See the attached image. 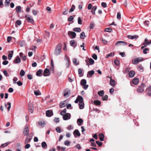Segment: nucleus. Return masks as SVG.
Here are the masks:
<instances>
[{"label": "nucleus", "mask_w": 151, "mask_h": 151, "mask_svg": "<svg viewBox=\"0 0 151 151\" xmlns=\"http://www.w3.org/2000/svg\"><path fill=\"white\" fill-rule=\"evenodd\" d=\"M17 85L19 86H21L22 85V83L20 81H19L17 82Z\"/></svg>", "instance_id": "64"}, {"label": "nucleus", "mask_w": 151, "mask_h": 151, "mask_svg": "<svg viewBox=\"0 0 151 151\" xmlns=\"http://www.w3.org/2000/svg\"><path fill=\"white\" fill-rule=\"evenodd\" d=\"M73 30L76 32H80L81 30L80 28H76L73 29Z\"/></svg>", "instance_id": "43"}, {"label": "nucleus", "mask_w": 151, "mask_h": 151, "mask_svg": "<svg viewBox=\"0 0 151 151\" xmlns=\"http://www.w3.org/2000/svg\"><path fill=\"white\" fill-rule=\"evenodd\" d=\"M70 44L71 46L73 47H75L76 46V45L75 44V41L74 40H72L70 41Z\"/></svg>", "instance_id": "21"}, {"label": "nucleus", "mask_w": 151, "mask_h": 151, "mask_svg": "<svg viewBox=\"0 0 151 151\" xmlns=\"http://www.w3.org/2000/svg\"><path fill=\"white\" fill-rule=\"evenodd\" d=\"M142 45H144L143 46H142L141 47V49L142 50L143 49L144 47H146L148 45L147 44H145V42H144L142 44Z\"/></svg>", "instance_id": "54"}, {"label": "nucleus", "mask_w": 151, "mask_h": 151, "mask_svg": "<svg viewBox=\"0 0 151 151\" xmlns=\"http://www.w3.org/2000/svg\"><path fill=\"white\" fill-rule=\"evenodd\" d=\"M28 109L29 111L31 113H33L34 111V107L32 105L29 104L28 105Z\"/></svg>", "instance_id": "16"}, {"label": "nucleus", "mask_w": 151, "mask_h": 151, "mask_svg": "<svg viewBox=\"0 0 151 151\" xmlns=\"http://www.w3.org/2000/svg\"><path fill=\"white\" fill-rule=\"evenodd\" d=\"M132 83L135 85H137L139 83V79L137 78H134L132 81Z\"/></svg>", "instance_id": "14"}, {"label": "nucleus", "mask_w": 151, "mask_h": 151, "mask_svg": "<svg viewBox=\"0 0 151 151\" xmlns=\"http://www.w3.org/2000/svg\"><path fill=\"white\" fill-rule=\"evenodd\" d=\"M78 99V100L79 101V102H83V98L80 96H78L77 97Z\"/></svg>", "instance_id": "36"}, {"label": "nucleus", "mask_w": 151, "mask_h": 151, "mask_svg": "<svg viewBox=\"0 0 151 151\" xmlns=\"http://www.w3.org/2000/svg\"><path fill=\"white\" fill-rule=\"evenodd\" d=\"M143 49V53L144 54H147V51H148L149 50V49L148 48H146L144 49V48Z\"/></svg>", "instance_id": "40"}, {"label": "nucleus", "mask_w": 151, "mask_h": 151, "mask_svg": "<svg viewBox=\"0 0 151 151\" xmlns=\"http://www.w3.org/2000/svg\"><path fill=\"white\" fill-rule=\"evenodd\" d=\"M55 130L57 132L60 133L61 132L60 128L59 127H56L55 129Z\"/></svg>", "instance_id": "47"}, {"label": "nucleus", "mask_w": 151, "mask_h": 151, "mask_svg": "<svg viewBox=\"0 0 151 151\" xmlns=\"http://www.w3.org/2000/svg\"><path fill=\"white\" fill-rule=\"evenodd\" d=\"M80 38L82 39H84L86 37L85 33L83 32H81L80 34Z\"/></svg>", "instance_id": "34"}, {"label": "nucleus", "mask_w": 151, "mask_h": 151, "mask_svg": "<svg viewBox=\"0 0 151 151\" xmlns=\"http://www.w3.org/2000/svg\"><path fill=\"white\" fill-rule=\"evenodd\" d=\"M50 74V70L47 68H45L44 70L43 75L44 76H49Z\"/></svg>", "instance_id": "7"}, {"label": "nucleus", "mask_w": 151, "mask_h": 151, "mask_svg": "<svg viewBox=\"0 0 151 151\" xmlns=\"http://www.w3.org/2000/svg\"><path fill=\"white\" fill-rule=\"evenodd\" d=\"M10 143V142H6L5 143H4V144H2L1 146V147H6V146H7Z\"/></svg>", "instance_id": "52"}, {"label": "nucleus", "mask_w": 151, "mask_h": 151, "mask_svg": "<svg viewBox=\"0 0 151 151\" xmlns=\"http://www.w3.org/2000/svg\"><path fill=\"white\" fill-rule=\"evenodd\" d=\"M94 73V71L93 70H91L88 72L87 76L88 77H91Z\"/></svg>", "instance_id": "18"}, {"label": "nucleus", "mask_w": 151, "mask_h": 151, "mask_svg": "<svg viewBox=\"0 0 151 151\" xmlns=\"http://www.w3.org/2000/svg\"><path fill=\"white\" fill-rule=\"evenodd\" d=\"M32 138H28L27 137L26 138L25 141V143L27 144L31 140Z\"/></svg>", "instance_id": "41"}, {"label": "nucleus", "mask_w": 151, "mask_h": 151, "mask_svg": "<svg viewBox=\"0 0 151 151\" xmlns=\"http://www.w3.org/2000/svg\"><path fill=\"white\" fill-rule=\"evenodd\" d=\"M144 84L142 83L137 89V92L140 93L143 92L144 91Z\"/></svg>", "instance_id": "3"}, {"label": "nucleus", "mask_w": 151, "mask_h": 151, "mask_svg": "<svg viewBox=\"0 0 151 151\" xmlns=\"http://www.w3.org/2000/svg\"><path fill=\"white\" fill-rule=\"evenodd\" d=\"M20 62L21 59L19 56H17L13 61V63L14 64L19 63Z\"/></svg>", "instance_id": "8"}, {"label": "nucleus", "mask_w": 151, "mask_h": 151, "mask_svg": "<svg viewBox=\"0 0 151 151\" xmlns=\"http://www.w3.org/2000/svg\"><path fill=\"white\" fill-rule=\"evenodd\" d=\"M98 94L100 96H103L104 94V90L99 91L98 92Z\"/></svg>", "instance_id": "26"}, {"label": "nucleus", "mask_w": 151, "mask_h": 151, "mask_svg": "<svg viewBox=\"0 0 151 151\" xmlns=\"http://www.w3.org/2000/svg\"><path fill=\"white\" fill-rule=\"evenodd\" d=\"M114 55V52H111L110 53L107 55L106 57V58H109L110 57H113Z\"/></svg>", "instance_id": "32"}, {"label": "nucleus", "mask_w": 151, "mask_h": 151, "mask_svg": "<svg viewBox=\"0 0 151 151\" xmlns=\"http://www.w3.org/2000/svg\"><path fill=\"white\" fill-rule=\"evenodd\" d=\"M62 45L61 44H58L56 47L54 52V54L56 56L60 54L61 52Z\"/></svg>", "instance_id": "1"}, {"label": "nucleus", "mask_w": 151, "mask_h": 151, "mask_svg": "<svg viewBox=\"0 0 151 151\" xmlns=\"http://www.w3.org/2000/svg\"><path fill=\"white\" fill-rule=\"evenodd\" d=\"M64 96L65 97H68L70 93V90L68 88L65 89L64 91Z\"/></svg>", "instance_id": "5"}, {"label": "nucleus", "mask_w": 151, "mask_h": 151, "mask_svg": "<svg viewBox=\"0 0 151 151\" xmlns=\"http://www.w3.org/2000/svg\"><path fill=\"white\" fill-rule=\"evenodd\" d=\"M144 24L145 26H148L149 24V22L148 21H145L144 22Z\"/></svg>", "instance_id": "59"}, {"label": "nucleus", "mask_w": 151, "mask_h": 151, "mask_svg": "<svg viewBox=\"0 0 151 151\" xmlns=\"http://www.w3.org/2000/svg\"><path fill=\"white\" fill-rule=\"evenodd\" d=\"M93 103L96 105H99L101 104V102L99 100H94L93 101Z\"/></svg>", "instance_id": "33"}, {"label": "nucleus", "mask_w": 151, "mask_h": 151, "mask_svg": "<svg viewBox=\"0 0 151 151\" xmlns=\"http://www.w3.org/2000/svg\"><path fill=\"white\" fill-rule=\"evenodd\" d=\"M88 61L90 64L91 65H93L94 63V60L92 58H88L87 59L85 60V61L86 63V65H88Z\"/></svg>", "instance_id": "9"}, {"label": "nucleus", "mask_w": 151, "mask_h": 151, "mask_svg": "<svg viewBox=\"0 0 151 151\" xmlns=\"http://www.w3.org/2000/svg\"><path fill=\"white\" fill-rule=\"evenodd\" d=\"M11 53L9 52L8 55V58L9 60L11 59L13 56V51H11Z\"/></svg>", "instance_id": "23"}, {"label": "nucleus", "mask_w": 151, "mask_h": 151, "mask_svg": "<svg viewBox=\"0 0 151 151\" xmlns=\"http://www.w3.org/2000/svg\"><path fill=\"white\" fill-rule=\"evenodd\" d=\"M102 99L103 101H104V100L106 101L107 100V99H108V96L107 95H106L105 96L103 97L102 98Z\"/></svg>", "instance_id": "53"}, {"label": "nucleus", "mask_w": 151, "mask_h": 151, "mask_svg": "<svg viewBox=\"0 0 151 151\" xmlns=\"http://www.w3.org/2000/svg\"><path fill=\"white\" fill-rule=\"evenodd\" d=\"M24 74V71L23 70H21L20 73V75L21 76V77L23 76Z\"/></svg>", "instance_id": "44"}, {"label": "nucleus", "mask_w": 151, "mask_h": 151, "mask_svg": "<svg viewBox=\"0 0 151 151\" xmlns=\"http://www.w3.org/2000/svg\"><path fill=\"white\" fill-rule=\"evenodd\" d=\"M96 6H93L92 7L91 9V12L93 14H95V11L96 10Z\"/></svg>", "instance_id": "31"}, {"label": "nucleus", "mask_w": 151, "mask_h": 151, "mask_svg": "<svg viewBox=\"0 0 151 151\" xmlns=\"http://www.w3.org/2000/svg\"><path fill=\"white\" fill-rule=\"evenodd\" d=\"M73 133L75 137H76V135L78 136H80L81 135L78 129H76L74 130Z\"/></svg>", "instance_id": "17"}, {"label": "nucleus", "mask_w": 151, "mask_h": 151, "mask_svg": "<svg viewBox=\"0 0 151 151\" xmlns=\"http://www.w3.org/2000/svg\"><path fill=\"white\" fill-rule=\"evenodd\" d=\"M138 68L139 71L142 72L143 70V68L142 65H139L138 66Z\"/></svg>", "instance_id": "49"}, {"label": "nucleus", "mask_w": 151, "mask_h": 151, "mask_svg": "<svg viewBox=\"0 0 151 151\" xmlns=\"http://www.w3.org/2000/svg\"><path fill=\"white\" fill-rule=\"evenodd\" d=\"M92 57L95 60H96L97 59V57L96 55L95 54H93L92 56Z\"/></svg>", "instance_id": "58"}, {"label": "nucleus", "mask_w": 151, "mask_h": 151, "mask_svg": "<svg viewBox=\"0 0 151 151\" xmlns=\"http://www.w3.org/2000/svg\"><path fill=\"white\" fill-rule=\"evenodd\" d=\"M96 143L98 145L99 147L101 146L102 145V143L101 142H100L99 141H96Z\"/></svg>", "instance_id": "51"}, {"label": "nucleus", "mask_w": 151, "mask_h": 151, "mask_svg": "<svg viewBox=\"0 0 151 151\" xmlns=\"http://www.w3.org/2000/svg\"><path fill=\"white\" fill-rule=\"evenodd\" d=\"M86 80L85 79H83L81 80L80 83L81 85L83 86L86 84Z\"/></svg>", "instance_id": "30"}, {"label": "nucleus", "mask_w": 151, "mask_h": 151, "mask_svg": "<svg viewBox=\"0 0 151 151\" xmlns=\"http://www.w3.org/2000/svg\"><path fill=\"white\" fill-rule=\"evenodd\" d=\"M42 147V148H44L46 147V148L47 147V145L46 143L45 142H43L41 143Z\"/></svg>", "instance_id": "35"}, {"label": "nucleus", "mask_w": 151, "mask_h": 151, "mask_svg": "<svg viewBox=\"0 0 151 151\" xmlns=\"http://www.w3.org/2000/svg\"><path fill=\"white\" fill-rule=\"evenodd\" d=\"M73 63L75 65H77L79 64V62H77V59L76 58H73Z\"/></svg>", "instance_id": "29"}, {"label": "nucleus", "mask_w": 151, "mask_h": 151, "mask_svg": "<svg viewBox=\"0 0 151 151\" xmlns=\"http://www.w3.org/2000/svg\"><path fill=\"white\" fill-rule=\"evenodd\" d=\"M104 31L106 32H110L112 31V30L110 28H107L105 29Z\"/></svg>", "instance_id": "38"}, {"label": "nucleus", "mask_w": 151, "mask_h": 151, "mask_svg": "<svg viewBox=\"0 0 151 151\" xmlns=\"http://www.w3.org/2000/svg\"><path fill=\"white\" fill-rule=\"evenodd\" d=\"M144 42L148 45L151 44V41L148 42V39L146 38Z\"/></svg>", "instance_id": "42"}, {"label": "nucleus", "mask_w": 151, "mask_h": 151, "mask_svg": "<svg viewBox=\"0 0 151 151\" xmlns=\"http://www.w3.org/2000/svg\"><path fill=\"white\" fill-rule=\"evenodd\" d=\"M34 94L36 96H38L40 94V93L39 91H35Z\"/></svg>", "instance_id": "46"}, {"label": "nucleus", "mask_w": 151, "mask_h": 151, "mask_svg": "<svg viewBox=\"0 0 151 151\" xmlns=\"http://www.w3.org/2000/svg\"><path fill=\"white\" fill-rule=\"evenodd\" d=\"M29 130L27 126H26L23 130V133L24 135L28 136L29 134Z\"/></svg>", "instance_id": "4"}, {"label": "nucleus", "mask_w": 151, "mask_h": 151, "mask_svg": "<svg viewBox=\"0 0 151 151\" xmlns=\"http://www.w3.org/2000/svg\"><path fill=\"white\" fill-rule=\"evenodd\" d=\"M62 116H63V119L65 120L70 119V114L66 113Z\"/></svg>", "instance_id": "6"}, {"label": "nucleus", "mask_w": 151, "mask_h": 151, "mask_svg": "<svg viewBox=\"0 0 151 151\" xmlns=\"http://www.w3.org/2000/svg\"><path fill=\"white\" fill-rule=\"evenodd\" d=\"M135 75V72L134 71L132 70L129 73V76L130 78H132Z\"/></svg>", "instance_id": "19"}, {"label": "nucleus", "mask_w": 151, "mask_h": 151, "mask_svg": "<svg viewBox=\"0 0 151 151\" xmlns=\"http://www.w3.org/2000/svg\"><path fill=\"white\" fill-rule=\"evenodd\" d=\"M127 37L129 39L133 40L134 39H137L138 38V36L137 35H134V36H132L128 35L127 36Z\"/></svg>", "instance_id": "15"}, {"label": "nucleus", "mask_w": 151, "mask_h": 151, "mask_svg": "<svg viewBox=\"0 0 151 151\" xmlns=\"http://www.w3.org/2000/svg\"><path fill=\"white\" fill-rule=\"evenodd\" d=\"M147 95L151 96V86H148L146 90Z\"/></svg>", "instance_id": "13"}, {"label": "nucleus", "mask_w": 151, "mask_h": 151, "mask_svg": "<svg viewBox=\"0 0 151 151\" xmlns=\"http://www.w3.org/2000/svg\"><path fill=\"white\" fill-rule=\"evenodd\" d=\"M46 116L48 117H51L53 115L52 111V110H48L46 112Z\"/></svg>", "instance_id": "10"}, {"label": "nucleus", "mask_w": 151, "mask_h": 151, "mask_svg": "<svg viewBox=\"0 0 151 151\" xmlns=\"http://www.w3.org/2000/svg\"><path fill=\"white\" fill-rule=\"evenodd\" d=\"M117 19H120L121 18V14L120 12H118L117 13Z\"/></svg>", "instance_id": "56"}, {"label": "nucleus", "mask_w": 151, "mask_h": 151, "mask_svg": "<svg viewBox=\"0 0 151 151\" xmlns=\"http://www.w3.org/2000/svg\"><path fill=\"white\" fill-rule=\"evenodd\" d=\"M83 120L81 118H79L77 119V122L80 123H82L83 122Z\"/></svg>", "instance_id": "62"}, {"label": "nucleus", "mask_w": 151, "mask_h": 151, "mask_svg": "<svg viewBox=\"0 0 151 151\" xmlns=\"http://www.w3.org/2000/svg\"><path fill=\"white\" fill-rule=\"evenodd\" d=\"M21 9V7L20 6H17L15 9L16 12L18 13L20 12Z\"/></svg>", "instance_id": "28"}, {"label": "nucleus", "mask_w": 151, "mask_h": 151, "mask_svg": "<svg viewBox=\"0 0 151 151\" xmlns=\"http://www.w3.org/2000/svg\"><path fill=\"white\" fill-rule=\"evenodd\" d=\"M38 124L39 125H40L42 127H43V126H44V125L45 124V123L44 122H42L41 121H40V122H39Z\"/></svg>", "instance_id": "50"}, {"label": "nucleus", "mask_w": 151, "mask_h": 151, "mask_svg": "<svg viewBox=\"0 0 151 151\" xmlns=\"http://www.w3.org/2000/svg\"><path fill=\"white\" fill-rule=\"evenodd\" d=\"M95 24L94 22H91L89 26V28L90 29H93V27L94 26Z\"/></svg>", "instance_id": "45"}, {"label": "nucleus", "mask_w": 151, "mask_h": 151, "mask_svg": "<svg viewBox=\"0 0 151 151\" xmlns=\"http://www.w3.org/2000/svg\"><path fill=\"white\" fill-rule=\"evenodd\" d=\"M114 62L115 64L117 66H119L120 64L119 61L116 59L114 60Z\"/></svg>", "instance_id": "37"}, {"label": "nucleus", "mask_w": 151, "mask_h": 151, "mask_svg": "<svg viewBox=\"0 0 151 151\" xmlns=\"http://www.w3.org/2000/svg\"><path fill=\"white\" fill-rule=\"evenodd\" d=\"M70 142L69 141L67 140H65L64 142V144L65 145L68 146L70 145Z\"/></svg>", "instance_id": "60"}, {"label": "nucleus", "mask_w": 151, "mask_h": 151, "mask_svg": "<svg viewBox=\"0 0 151 151\" xmlns=\"http://www.w3.org/2000/svg\"><path fill=\"white\" fill-rule=\"evenodd\" d=\"M99 136L100 140L103 141L104 138V134L102 133H100L99 134Z\"/></svg>", "instance_id": "25"}, {"label": "nucleus", "mask_w": 151, "mask_h": 151, "mask_svg": "<svg viewBox=\"0 0 151 151\" xmlns=\"http://www.w3.org/2000/svg\"><path fill=\"white\" fill-rule=\"evenodd\" d=\"M115 82L114 80L111 79L110 80V85L112 86H114L115 85Z\"/></svg>", "instance_id": "24"}, {"label": "nucleus", "mask_w": 151, "mask_h": 151, "mask_svg": "<svg viewBox=\"0 0 151 151\" xmlns=\"http://www.w3.org/2000/svg\"><path fill=\"white\" fill-rule=\"evenodd\" d=\"M75 6L74 5H72L71 8L70 9V10L69 11V12H73L74 11V9H75Z\"/></svg>", "instance_id": "39"}, {"label": "nucleus", "mask_w": 151, "mask_h": 151, "mask_svg": "<svg viewBox=\"0 0 151 151\" xmlns=\"http://www.w3.org/2000/svg\"><path fill=\"white\" fill-rule=\"evenodd\" d=\"M66 110L65 109H64L60 113V114L61 115H63V114H65L66 112Z\"/></svg>", "instance_id": "48"}, {"label": "nucleus", "mask_w": 151, "mask_h": 151, "mask_svg": "<svg viewBox=\"0 0 151 151\" xmlns=\"http://www.w3.org/2000/svg\"><path fill=\"white\" fill-rule=\"evenodd\" d=\"M42 70L39 69L37 72L36 73V75L38 76H42Z\"/></svg>", "instance_id": "20"}, {"label": "nucleus", "mask_w": 151, "mask_h": 151, "mask_svg": "<svg viewBox=\"0 0 151 151\" xmlns=\"http://www.w3.org/2000/svg\"><path fill=\"white\" fill-rule=\"evenodd\" d=\"M142 58H137L135 59L134 62H132V63L133 64H137L139 62L142 60Z\"/></svg>", "instance_id": "11"}, {"label": "nucleus", "mask_w": 151, "mask_h": 151, "mask_svg": "<svg viewBox=\"0 0 151 151\" xmlns=\"http://www.w3.org/2000/svg\"><path fill=\"white\" fill-rule=\"evenodd\" d=\"M68 36L71 39L75 38L76 36V33L73 32L69 31L68 32Z\"/></svg>", "instance_id": "2"}, {"label": "nucleus", "mask_w": 151, "mask_h": 151, "mask_svg": "<svg viewBox=\"0 0 151 151\" xmlns=\"http://www.w3.org/2000/svg\"><path fill=\"white\" fill-rule=\"evenodd\" d=\"M10 2V0H5V4L6 5L9 6Z\"/></svg>", "instance_id": "57"}, {"label": "nucleus", "mask_w": 151, "mask_h": 151, "mask_svg": "<svg viewBox=\"0 0 151 151\" xmlns=\"http://www.w3.org/2000/svg\"><path fill=\"white\" fill-rule=\"evenodd\" d=\"M3 73L4 75L6 77H8L9 76V75L8 74V73L7 72V71L5 70H4L3 71Z\"/></svg>", "instance_id": "55"}, {"label": "nucleus", "mask_w": 151, "mask_h": 151, "mask_svg": "<svg viewBox=\"0 0 151 151\" xmlns=\"http://www.w3.org/2000/svg\"><path fill=\"white\" fill-rule=\"evenodd\" d=\"M83 71V69L81 68H79L78 70V73L79 75L82 74Z\"/></svg>", "instance_id": "63"}, {"label": "nucleus", "mask_w": 151, "mask_h": 151, "mask_svg": "<svg viewBox=\"0 0 151 151\" xmlns=\"http://www.w3.org/2000/svg\"><path fill=\"white\" fill-rule=\"evenodd\" d=\"M121 44H123L124 45H127V43L124 41H119L116 42L115 45L116 46H119Z\"/></svg>", "instance_id": "12"}, {"label": "nucleus", "mask_w": 151, "mask_h": 151, "mask_svg": "<svg viewBox=\"0 0 151 151\" xmlns=\"http://www.w3.org/2000/svg\"><path fill=\"white\" fill-rule=\"evenodd\" d=\"M59 106L61 108L64 107L65 106V101H63L61 102Z\"/></svg>", "instance_id": "27"}, {"label": "nucleus", "mask_w": 151, "mask_h": 151, "mask_svg": "<svg viewBox=\"0 0 151 151\" xmlns=\"http://www.w3.org/2000/svg\"><path fill=\"white\" fill-rule=\"evenodd\" d=\"M79 108L80 109H82L84 108V105L83 102H80L79 103Z\"/></svg>", "instance_id": "22"}, {"label": "nucleus", "mask_w": 151, "mask_h": 151, "mask_svg": "<svg viewBox=\"0 0 151 151\" xmlns=\"http://www.w3.org/2000/svg\"><path fill=\"white\" fill-rule=\"evenodd\" d=\"M101 5L104 8L107 7V5L105 2H102L101 4Z\"/></svg>", "instance_id": "61"}]
</instances>
